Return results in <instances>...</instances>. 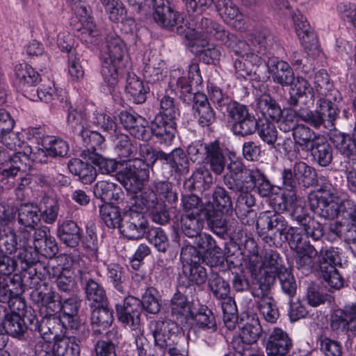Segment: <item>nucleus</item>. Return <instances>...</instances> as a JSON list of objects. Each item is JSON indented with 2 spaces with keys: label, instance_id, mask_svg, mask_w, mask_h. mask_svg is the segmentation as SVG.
Returning <instances> with one entry per match:
<instances>
[{
  "label": "nucleus",
  "instance_id": "nucleus-1",
  "mask_svg": "<svg viewBox=\"0 0 356 356\" xmlns=\"http://www.w3.org/2000/svg\"><path fill=\"white\" fill-rule=\"evenodd\" d=\"M104 40L106 48L100 56L101 74L108 85L114 86L118 79V71L124 65L127 49L124 41L112 29L105 32Z\"/></svg>",
  "mask_w": 356,
  "mask_h": 356
},
{
  "label": "nucleus",
  "instance_id": "nucleus-2",
  "mask_svg": "<svg viewBox=\"0 0 356 356\" xmlns=\"http://www.w3.org/2000/svg\"><path fill=\"white\" fill-rule=\"evenodd\" d=\"M180 115L178 103L168 95L160 99V111L151 122L153 136L160 144L169 145L177 134V118Z\"/></svg>",
  "mask_w": 356,
  "mask_h": 356
},
{
  "label": "nucleus",
  "instance_id": "nucleus-3",
  "mask_svg": "<svg viewBox=\"0 0 356 356\" xmlns=\"http://www.w3.org/2000/svg\"><path fill=\"white\" fill-rule=\"evenodd\" d=\"M187 156L193 162L204 163L216 175H220L227 168L228 149L219 140L209 143L193 142L187 147Z\"/></svg>",
  "mask_w": 356,
  "mask_h": 356
},
{
  "label": "nucleus",
  "instance_id": "nucleus-4",
  "mask_svg": "<svg viewBox=\"0 0 356 356\" xmlns=\"http://www.w3.org/2000/svg\"><path fill=\"white\" fill-rule=\"evenodd\" d=\"M227 171L238 179L234 181L235 190L255 189L261 197H269L273 194L275 186L261 170L250 169L241 161L230 160Z\"/></svg>",
  "mask_w": 356,
  "mask_h": 356
},
{
  "label": "nucleus",
  "instance_id": "nucleus-5",
  "mask_svg": "<svg viewBox=\"0 0 356 356\" xmlns=\"http://www.w3.org/2000/svg\"><path fill=\"white\" fill-rule=\"evenodd\" d=\"M73 268L78 282L85 294V298L89 302V306L92 308L94 305L108 303L106 290L101 283L98 273L85 266L83 260H78Z\"/></svg>",
  "mask_w": 356,
  "mask_h": 356
},
{
  "label": "nucleus",
  "instance_id": "nucleus-6",
  "mask_svg": "<svg viewBox=\"0 0 356 356\" xmlns=\"http://www.w3.org/2000/svg\"><path fill=\"white\" fill-rule=\"evenodd\" d=\"M339 113L340 110L334 102L327 99H318L316 110L300 109L297 111V118L315 129L323 127L332 130L335 129V122Z\"/></svg>",
  "mask_w": 356,
  "mask_h": 356
},
{
  "label": "nucleus",
  "instance_id": "nucleus-7",
  "mask_svg": "<svg viewBox=\"0 0 356 356\" xmlns=\"http://www.w3.org/2000/svg\"><path fill=\"white\" fill-rule=\"evenodd\" d=\"M335 190L330 183H325L316 191L310 193L308 201L312 211L325 220H333L339 215V203Z\"/></svg>",
  "mask_w": 356,
  "mask_h": 356
},
{
  "label": "nucleus",
  "instance_id": "nucleus-8",
  "mask_svg": "<svg viewBox=\"0 0 356 356\" xmlns=\"http://www.w3.org/2000/svg\"><path fill=\"white\" fill-rule=\"evenodd\" d=\"M17 260L6 254L0 255V302L10 304L11 296L21 290V274L15 273Z\"/></svg>",
  "mask_w": 356,
  "mask_h": 356
},
{
  "label": "nucleus",
  "instance_id": "nucleus-9",
  "mask_svg": "<svg viewBox=\"0 0 356 356\" xmlns=\"http://www.w3.org/2000/svg\"><path fill=\"white\" fill-rule=\"evenodd\" d=\"M240 334L232 341V347L238 355H245L251 351L252 345L255 343L261 336L262 328L258 318L247 313L241 314L238 323Z\"/></svg>",
  "mask_w": 356,
  "mask_h": 356
},
{
  "label": "nucleus",
  "instance_id": "nucleus-10",
  "mask_svg": "<svg viewBox=\"0 0 356 356\" xmlns=\"http://www.w3.org/2000/svg\"><path fill=\"white\" fill-rule=\"evenodd\" d=\"M282 177L283 186L289 191H295L298 185L308 188L318 184L316 169L300 160L295 162L293 168H284Z\"/></svg>",
  "mask_w": 356,
  "mask_h": 356
},
{
  "label": "nucleus",
  "instance_id": "nucleus-11",
  "mask_svg": "<svg viewBox=\"0 0 356 356\" xmlns=\"http://www.w3.org/2000/svg\"><path fill=\"white\" fill-rule=\"evenodd\" d=\"M149 175L148 164L136 158L126 163L124 169L118 174V179L127 192L139 193L144 181L149 179Z\"/></svg>",
  "mask_w": 356,
  "mask_h": 356
},
{
  "label": "nucleus",
  "instance_id": "nucleus-12",
  "mask_svg": "<svg viewBox=\"0 0 356 356\" xmlns=\"http://www.w3.org/2000/svg\"><path fill=\"white\" fill-rule=\"evenodd\" d=\"M154 346L161 356L166 353L168 347L176 344L178 336V323L170 318H159L149 323Z\"/></svg>",
  "mask_w": 356,
  "mask_h": 356
},
{
  "label": "nucleus",
  "instance_id": "nucleus-13",
  "mask_svg": "<svg viewBox=\"0 0 356 356\" xmlns=\"http://www.w3.org/2000/svg\"><path fill=\"white\" fill-rule=\"evenodd\" d=\"M189 170V159L182 148H175L169 153L163 151L160 172L164 178L174 177L179 180L186 175Z\"/></svg>",
  "mask_w": 356,
  "mask_h": 356
},
{
  "label": "nucleus",
  "instance_id": "nucleus-14",
  "mask_svg": "<svg viewBox=\"0 0 356 356\" xmlns=\"http://www.w3.org/2000/svg\"><path fill=\"white\" fill-rule=\"evenodd\" d=\"M25 152H16L13 154L9 162L0 165V188L8 190L14 186V180L18 173L25 171L30 165L32 149L29 147Z\"/></svg>",
  "mask_w": 356,
  "mask_h": 356
},
{
  "label": "nucleus",
  "instance_id": "nucleus-15",
  "mask_svg": "<svg viewBox=\"0 0 356 356\" xmlns=\"http://www.w3.org/2000/svg\"><path fill=\"white\" fill-rule=\"evenodd\" d=\"M179 70H175L170 76L169 84L172 88L176 86L175 90H179L181 94V98L188 104L193 101V96L196 92H193V86H197L202 82L199 65L196 63H192L188 66V76L176 77L179 75Z\"/></svg>",
  "mask_w": 356,
  "mask_h": 356
},
{
  "label": "nucleus",
  "instance_id": "nucleus-16",
  "mask_svg": "<svg viewBox=\"0 0 356 356\" xmlns=\"http://www.w3.org/2000/svg\"><path fill=\"white\" fill-rule=\"evenodd\" d=\"M148 221L142 212L134 210H124V218L120 226V233L129 240H139L145 236L147 228Z\"/></svg>",
  "mask_w": 356,
  "mask_h": 356
},
{
  "label": "nucleus",
  "instance_id": "nucleus-17",
  "mask_svg": "<svg viewBox=\"0 0 356 356\" xmlns=\"http://www.w3.org/2000/svg\"><path fill=\"white\" fill-rule=\"evenodd\" d=\"M261 258L263 273L258 279V286L264 291L270 290L275 281L276 275L281 271V268L286 267L282 265L279 253L272 249H265Z\"/></svg>",
  "mask_w": 356,
  "mask_h": 356
},
{
  "label": "nucleus",
  "instance_id": "nucleus-18",
  "mask_svg": "<svg viewBox=\"0 0 356 356\" xmlns=\"http://www.w3.org/2000/svg\"><path fill=\"white\" fill-rule=\"evenodd\" d=\"M118 321L125 327L136 330L140 325L142 308L140 300L129 296L115 305Z\"/></svg>",
  "mask_w": 356,
  "mask_h": 356
},
{
  "label": "nucleus",
  "instance_id": "nucleus-19",
  "mask_svg": "<svg viewBox=\"0 0 356 356\" xmlns=\"http://www.w3.org/2000/svg\"><path fill=\"white\" fill-rule=\"evenodd\" d=\"M192 111L197 124L202 128H210L217 121L216 112L202 92L193 96Z\"/></svg>",
  "mask_w": 356,
  "mask_h": 356
},
{
  "label": "nucleus",
  "instance_id": "nucleus-20",
  "mask_svg": "<svg viewBox=\"0 0 356 356\" xmlns=\"http://www.w3.org/2000/svg\"><path fill=\"white\" fill-rule=\"evenodd\" d=\"M195 238L194 244L200 252H203L205 264L211 268L223 265L225 259L221 254V248L218 247L212 236L200 233Z\"/></svg>",
  "mask_w": 356,
  "mask_h": 356
},
{
  "label": "nucleus",
  "instance_id": "nucleus-21",
  "mask_svg": "<svg viewBox=\"0 0 356 356\" xmlns=\"http://www.w3.org/2000/svg\"><path fill=\"white\" fill-rule=\"evenodd\" d=\"M356 323V302L346 304L332 311L330 317V330L337 334H346L350 325Z\"/></svg>",
  "mask_w": 356,
  "mask_h": 356
},
{
  "label": "nucleus",
  "instance_id": "nucleus-22",
  "mask_svg": "<svg viewBox=\"0 0 356 356\" xmlns=\"http://www.w3.org/2000/svg\"><path fill=\"white\" fill-rule=\"evenodd\" d=\"M48 274V269L44 263H37L29 269L25 270L23 275H21V290L18 294L11 296V301L19 298L26 289L34 291L35 289L41 288L48 283L45 282Z\"/></svg>",
  "mask_w": 356,
  "mask_h": 356
},
{
  "label": "nucleus",
  "instance_id": "nucleus-23",
  "mask_svg": "<svg viewBox=\"0 0 356 356\" xmlns=\"http://www.w3.org/2000/svg\"><path fill=\"white\" fill-rule=\"evenodd\" d=\"M191 318L186 326L193 328L195 331L210 334L218 331L216 316L211 309L206 305H200L197 310L194 309Z\"/></svg>",
  "mask_w": 356,
  "mask_h": 356
},
{
  "label": "nucleus",
  "instance_id": "nucleus-24",
  "mask_svg": "<svg viewBox=\"0 0 356 356\" xmlns=\"http://www.w3.org/2000/svg\"><path fill=\"white\" fill-rule=\"evenodd\" d=\"M170 314L172 320L182 326H186L194 310L193 303L179 291L174 293L170 301Z\"/></svg>",
  "mask_w": 356,
  "mask_h": 356
},
{
  "label": "nucleus",
  "instance_id": "nucleus-25",
  "mask_svg": "<svg viewBox=\"0 0 356 356\" xmlns=\"http://www.w3.org/2000/svg\"><path fill=\"white\" fill-rule=\"evenodd\" d=\"M153 19L161 27L174 31L179 22L180 15L168 0H154Z\"/></svg>",
  "mask_w": 356,
  "mask_h": 356
},
{
  "label": "nucleus",
  "instance_id": "nucleus-26",
  "mask_svg": "<svg viewBox=\"0 0 356 356\" xmlns=\"http://www.w3.org/2000/svg\"><path fill=\"white\" fill-rule=\"evenodd\" d=\"M266 65L275 83L282 87L291 86L293 84L294 73L289 63L277 57H269L266 61Z\"/></svg>",
  "mask_w": 356,
  "mask_h": 356
},
{
  "label": "nucleus",
  "instance_id": "nucleus-27",
  "mask_svg": "<svg viewBox=\"0 0 356 356\" xmlns=\"http://www.w3.org/2000/svg\"><path fill=\"white\" fill-rule=\"evenodd\" d=\"M34 329L44 341H50L51 339L54 340L64 335L65 327L61 318L56 316V312H46L44 316H41L39 325Z\"/></svg>",
  "mask_w": 356,
  "mask_h": 356
},
{
  "label": "nucleus",
  "instance_id": "nucleus-28",
  "mask_svg": "<svg viewBox=\"0 0 356 356\" xmlns=\"http://www.w3.org/2000/svg\"><path fill=\"white\" fill-rule=\"evenodd\" d=\"M293 346L292 339L281 328L275 327L268 337L266 342V352L268 356H290Z\"/></svg>",
  "mask_w": 356,
  "mask_h": 356
},
{
  "label": "nucleus",
  "instance_id": "nucleus-29",
  "mask_svg": "<svg viewBox=\"0 0 356 356\" xmlns=\"http://www.w3.org/2000/svg\"><path fill=\"white\" fill-rule=\"evenodd\" d=\"M235 181H238V179L229 171L223 175V182L225 186L232 192L239 194L236 202L235 211H238L241 214L243 211L254 210L252 207L255 206L256 198L252 194L250 188L235 190Z\"/></svg>",
  "mask_w": 356,
  "mask_h": 356
},
{
  "label": "nucleus",
  "instance_id": "nucleus-30",
  "mask_svg": "<svg viewBox=\"0 0 356 356\" xmlns=\"http://www.w3.org/2000/svg\"><path fill=\"white\" fill-rule=\"evenodd\" d=\"M288 222L286 218L275 211H266L261 212L257 220L256 228L259 233L276 230L281 235L287 229Z\"/></svg>",
  "mask_w": 356,
  "mask_h": 356
},
{
  "label": "nucleus",
  "instance_id": "nucleus-31",
  "mask_svg": "<svg viewBox=\"0 0 356 356\" xmlns=\"http://www.w3.org/2000/svg\"><path fill=\"white\" fill-rule=\"evenodd\" d=\"M58 100L60 103H64L63 106L67 111V124L70 130L74 134H78L85 129L86 124V114L85 110L81 106H72L68 101L67 96H58Z\"/></svg>",
  "mask_w": 356,
  "mask_h": 356
},
{
  "label": "nucleus",
  "instance_id": "nucleus-32",
  "mask_svg": "<svg viewBox=\"0 0 356 356\" xmlns=\"http://www.w3.org/2000/svg\"><path fill=\"white\" fill-rule=\"evenodd\" d=\"M90 315V323L95 334H102L113 322V311L108 303L94 305Z\"/></svg>",
  "mask_w": 356,
  "mask_h": 356
},
{
  "label": "nucleus",
  "instance_id": "nucleus-33",
  "mask_svg": "<svg viewBox=\"0 0 356 356\" xmlns=\"http://www.w3.org/2000/svg\"><path fill=\"white\" fill-rule=\"evenodd\" d=\"M269 290H263L262 288L254 289L252 295L259 298L258 309L266 321L275 323L279 318L278 309L274 299L268 295Z\"/></svg>",
  "mask_w": 356,
  "mask_h": 356
},
{
  "label": "nucleus",
  "instance_id": "nucleus-34",
  "mask_svg": "<svg viewBox=\"0 0 356 356\" xmlns=\"http://www.w3.org/2000/svg\"><path fill=\"white\" fill-rule=\"evenodd\" d=\"M57 296V293L48 284L31 291L29 293L31 300L38 307L44 308L46 312H56L58 309Z\"/></svg>",
  "mask_w": 356,
  "mask_h": 356
},
{
  "label": "nucleus",
  "instance_id": "nucleus-35",
  "mask_svg": "<svg viewBox=\"0 0 356 356\" xmlns=\"http://www.w3.org/2000/svg\"><path fill=\"white\" fill-rule=\"evenodd\" d=\"M94 195L100 199L104 204L119 202L124 199V193L121 188L115 183L107 181H99L94 186Z\"/></svg>",
  "mask_w": 356,
  "mask_h": 356
},
{
  "label": "nucleus",
  "instance_id": "nucleus-36",
  "mask_svg": "<svg viewBox=\"0 0 356 356\" xmlns=\"http://www.w3.org/2000/svg\"><path fill=\"white\" fill-rule=\"evenodd\" d=\"M305 245V248L295 252L294 259L296 267L303 273L307 274L317 266L316 257L318 255V250L312 244Z\"/></svg>",
  "mask_w": 356,
  "mask_h": 356
},
{
  "label": "nucleus",
  "instance_id": "nucleus-37",
  "mask_svg": "<svg viewBox=\"0 0 356 356\" xmlns=\"http://www.w3.org/2000/svg\"><path fill=\"white\" fill-rule=\"evenodd\" d=\"M81 236V229L73 220H66L58 225L57 236L63 243L70 248L77 247Z\"/></svg>",
  "mask_w": 356,
  "mask_h": 356
},
{
  "label": "nucleus",
  "instance_id": "nucleus-38",
  "mask_svg": "<svg viewBox=\"0 0 356 356\" xmlns=\"http://www.w3.org/2000/svg\"><path fill=\"white\" fill-rule=\"evenodd\" d=\"M333 143L337 151L345 159L341 162V168L346 167L349 160L356 159V140L353 134L339 133L334 135Z\"/></svg>",
  "mask_w": 356,
  "mask_h": 356
},
{
  "label": "nucleus",
  "instance_id": "nucleus-39",
  "mask_svg": "<svg viewBox=\"0 0 356 356\" xmlns=\"http://www.w3.org/2000/svg\"><path fill=\"white\" fill-rule=\"evenodd\" d=\"M211 169L205 166H200L192 175L184 183V187L186 191H205L211 187L213 184V176Z\"/></svg>",
  "mask_w": 356,
  "mask_h": 356
},
{
  "label": "nucleus",
  "instance_id": "nucleus-40",
  "mask_svg": "<svg viewBox=\"0 0 356 356\" xmlns=\"http://www.w3.org/2000/svg\"><path fill=\"white\" fill-rule=\"evenodd\" d=\"M69 171L83 184L92 183L97 175L95 167L86 161H83L78 158L70 159L67 163Z\"/></svg>",
  "mask_w": 356,
  "mask_h": 356
},
{
  "label": "nucleus",
  "instance_id": "nucleus-41",
  "mask_svg": "<svg viewBox=\"0 0 356 356\" xmlns=\"http://www.w3.org/2000/svg\"><path fill=\"white\" fill-rule=\"evenodd\" d=\"M314 162L322 167H327L333 159V149L328 140L323 136L318 137L309 151Z\"/></svg>",
  "mask_w": 356,
  "mask_h": 356
},
{
  "label": "nucleus",
  "instance_id": "nucleus-42",
  "mask_svg": "<svg viewBox=\"0 0 356 356\" xmlns=\"http://www.w3.org/2000/svg\"><path fill=\"white\" fill-rule=\"evenodd\" d=\"M195 29L198 33V39L205 35L207 37H213L220 41L227 40V31L222 25L210 18L202 17L195 22Z\"/></svg>",
  "mask_w": 356,
  "mask_h": 356
},
{
  "label": "nucleus",
  "instance_id": "nucleus-43",
  "mask_svg": "<svg viewBox=\"0 0 356 356\" xmlns=\"http://www.w3.org/2000/svg\"><path fill=\"white\" fill-rule=\"evenodd\" d=\"M235 73L238 78L247 79L255 74L256 69L262 63L261 56L257 54H247L245 57L233 58Z\"/></svg>",
  "mask_w": 356,
  "mask_h": 356
},
{
  "label": "nucleus",
  "instance_id": "nucleus-44",
  "mask_svg": "<svg viewBox=\"0 0 356 356\" xmlns=\"http://www.w3.org/2000/svg\"><path fill=\"white\" fill-rule=\"evenodd\" d=\"M70 258L72 261L70 268H63L56 280V284L58 291L60 292H65L67 293L74 291L76 288V282H78L75 270L73 268V265L78 260H83L78 255L72 256Z\"/></svg>",
  "mask_w": 356,
  "mask_h": 356
},
{
  "label": "nucleus",
  "instance_id": "nucleus-45",
  "mask_svg": "<svg viewBox=\"0 0 356 356\" xmlns=\"http://www.w3.org/2000/svg\"><path fill=\"white\" fill-rule=\"evenodd\" d=\"M16 81L22 89L35 87L40 81V75L27 63H19L15 66Z\"/></svg>",
  "mask_w": 356,
  "mask_h": 356
},
{
  "label": "nucleus",
  "instance_id": "nucleus-46",
  "mask_svg": "<svg viewBox=\"0 0 356 356\" xmlns=\"http://www.w3.org/2000/svg\"><path fill=\"white\" fill-rule=\"evenodd\" d=\"M225 213L211 209L208 205V209L204 214V220L206 219L208 225L211 229L217 235L224 237L225 234L232 232L231 226L225 218Z\"/></svg>",
  "mask_w": 356,
  "mask_h": 356
},
{
  "label": "nucleus",
  "instance_id": "nucleus-47",
  "mask_svg": "<svg viewBox=\"0 0 356 356\" xmlns=\"http://www.w3.org/2000/svg\"><path fill=\"white\" fill-rule=\"evenodd\" d=\"M38 205L40 220L44 223L52 225L57 220L60 205L56 197L44 195Z\"/></svg>",
  "mask_w": 356,
  "mask_h": 356
},
{
  "label": "nucleus",
  "instance_id": "nucleus-48",
  "mask_svg": "<svg viewBox=\"0 0 356 356\" xmlns=\"http://www.w3.org/2000/svg\"><path fill=\"white\" fill-rule=\"evenodd\" d=\"M42 148L38 149V153L44 154V156L63 157L69 150V146L64 140L55 136H47L42 139Z\"/></svg>",
  "mask_w": 356,
  "mask_h": 356
},
{
  "label": "nucleus",
  "instance_id": "nucleus-49",
  "mask_svg": "<svg viewBox=\"0 0 356 356\" xmlns=\"http://www.w3.org/2000/svg\"><path fill=\"white\" fill-rule=\"evenodd\" d=\"M17 212L18 223L25 227L33 228L40 221L38 204L32 202L22 204Z\"/></svg>",
  "mask_w": 356,
  "mask_h": 356
},
{
  "label": "nucleus",
  "instance_id": "nucleus-50",
  "mask_svg": "<svg viewBox=\"0 0 356 356\" xmlns=\"http://www.w3.org/2000/svg\"><path fill=\"white\" fill-rule=\"evenodd\" d=\"M125 90L134 103L140 104L145 102L149 88L145 86L143 82L136 74L129 73Z\"/></svg>",
  "mask_w": 356,
  "mask_h": 356
},
{
  "label": "nucleus",
  "instance_id": "nucleus-51",
  "mask_svg": "<svg viewBox=\"0 0 356 356\" xmlns=\"http://www.w3.org/2000/svg\"><path fill=\"white\" fill-rule=\"evenodd\" d=\"M99 216L102 221L109 229L120 230V226L122 222L124 212L121 213L119 207L113 204H103L99 206Z\"/></svg>",
  "mask_w": 356,
  "mask_h": 356
},
{
  "label": "nucleus",
  "instance_id": "nucleus-52",
  "mask_svg": "<svg viewBox=\"0 0 356 356\" xmlns=\"http://www.w3.org/2000/svg\"><path fill=\"white\" fill-rule=\"evenodd\" d=\"M314 83L318 99H327L332 102L336 99L335 96H333V92L337 91L334 90L333 83L326 70H320L315 74Z\"/></svg>",
  "mask_w": 356,
  "mask_h": 356
},
{
  "label": "nucleus",
  "instance_id": "nucleus-53",
  "mask_svg": "<svg viewBox=\"0 0 356 356\" xmlns=\"http://www.w3.org/2000/svg\"><path fill=\"white\" fill-rule=\"evenodd\" d=\"M77 136L80 137L85 149L81 151V156L86 159L84 153L88 150L89 152L97 153L98 149H101L102 145L104 142V137L97 131H91L88 129H84L80 131Z\"/></svg>",
  "mask_w": 356,
  "mask_h": 356
},
{
  "label": "nucleus",
  "instance_id": "nucleus-54",
  "mask_svg": "<svg viewBox=\"0 0 356 356\" xmlns=\"http://www.w3.org/2000/svg\"><path fill=\"white\" fill-rule=\"evenodd\" d=\"M216 10L227 24L235 25L243 21V15L232 0H217Z\"/></svg>",
  "mask_w": 356,
  "mask_h": 356
},
{
  "label": "nucleus",
  "instance_id": "nucleus-55",
  "mask_svg": "<svg viewBox=\"0 0 356 356\" xmlns=\"http://www.w3.org/2000/svg\"><path fill=\"white\" fill-rule=\"evenodd\" d=\"M294 143L302 151H309L314 142L317 140L318 137H321V135L316 134L309 127L300 124L294 132L292 133Z\"/></svg>",
  "mask_w": 356,
  "mask_h": 356
},
{
  "label": "nucleus",
  "instance_id": "nucleus-56",
  "mask_svg": "<svg viewBox=\"0 0 356 356\" xmlns=\"http://www.w3.org/2000/svg\"><path fill=\"white\" fill-rule=\"evenodd\" d=\"M2 327L7 334L19 339H23L28 330L24 319L15 312H11Z\"/></svg>",
  "mask_w": 356,
  "mask_h": 356
},
{
  "label": "nucleus",
  "instance_id": "nucleus-57",
  "mask_svg": "<svg viewBox=\"0 0 356 356\" xmlns=\"http://www.w3.org/2000/svg\"><path fill=\"white\" fill-rule=\"evenodd\" d=\"M86 152V154L84 153V156L86 157V160L90 161L95 168H97V171L99 173L111 175L117 171L118 162L115 159L105 157L99 152L90 153L88 150Z\"/></svg>",
  "mask_w": 356,
  "mask_h": 356
},
{
  "label": "nucleus",
  "instance_id": "nucleus-58",
  "mask_svg": "<svg viewBox=\"0 0 356 356\" xmlns=\"http://www.w3.org/2000/svg\"><path fill=\"white\" fill-rule=\"evenodd\" d=\"M259 120L252 113H249L243 119L232 124L231 131L238 137H247L254 134L258 129Z\"/></svg>",
  "mask_w": 356,
  "mask_h": 356
},
{
  "label": "nucleus",
  "instance_id": "nucleus-59",
  "mask_svg": "<svg viewBox=\"0 0 356 356\" xmlns=\"http://www.w3.org/2000/svg\"><path fill=\"white\" fill-rule=\"evenodd\" d=\"M204 218L202 216L181 214L180 227L181 232L187 237L195 238L201 233L204 226Z\"/></svg>",
  "mask_w": 356,
  "mask_h": 356
},
{
  "label": "nucleus",
  "instance_id": "nucleus-60",
  "mask_svg": "<svg viewBox=\"0 0 356 356\" xmlns=\"http://www.w3.org/2000/svg\"><path fill=\"white\" fill-rule=\"evenodd\" d=\"M181 204L184 212L183 214L204 216L208 209L202 200L193 193L182 195Z\"/></svg>",
  "mask_w": 356,
  "mask_h": 356
},
{
  "label": "nucleus",
  "instance_id": "nucleus-61",
  "mask_svg": "<svg viewBox=\"0 0 356 356\" xmlns=\"http://www.w3.org/2000/svg\"><path fill=\"white\" fill-rule=\"evenodd\" d=\"M208 288L213 296L218 300L227 298L230 293L229 282L217 273L212 272L209 275Z\"/></svg>",
  "mask_w": 356,
  "mask_h": 356
},
{
  "label": "nucleus",
  "instance_id": "nucleus-62",
  "mask_svg": "<svg viewBox=\"0 0 356 356\" xmlns=\"http://www.w3.org/2000/svg\"><path fill=\"white\" fill-rule=\"evenodd\" d=\"M53 353L55 356H79V345L70 338L60 335L54 339Z\"/></svg>",
  "mask_w": 356,
  "mask_h": 356
},
{
  "label": "nucleus",
  "instance_id": "nucleus-63",
  "mask_svg": "<svg viewBox=\"0 0 356 356\" xmlns=\"http://www.w3.org/2000/svg\"><path fill=\"white\" fill-rule=\"evenodd\" d=\"M213 202L211 209L229 215L233 211V204L228 192L221 186H217L212 194Z\"/></svg>",
  "mask_w": 356,
  "mask_h": 356
},
{
  "label": "nucleus",
  "instance_id": "nucleus-64",
  "mask_svg": "<svg viewBox=\"0 0 356 356\" xmlns=\"http://www.w3.org/2000/svg\"><path fill=\"white\" fill-rule=\"evenodd\" d=\"M147 240L160 252L165 253L170 247V241L165 231L161 227H148L145 234Z\"/></svg>",
  "mask_w": 356,
  "mask_h": 356
}]
</instances>
